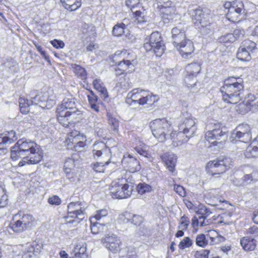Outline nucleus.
Listing matches in <instances>:
<instances>
[{
    "label": "nucleus",
    "instance_id": "obj_1",
    "mask_svg": "<svg viewBox=\"0 0 258 258\" xmlns=\"http://www.w3.org/2000/svg\"><path fill=\"white\" fill-rule=\"evenodd\" d=\"M241 78L231 77L226 80L220 88L223 100L227 103L235 104L241 100L240 95L243 91Z\"/></svg>",
    "mask_w": 258,
    "mask_h": 258
},
{
    "label": "nucleus",
    "instance_id": "obj_2",
    "mask_svg": "<svg viewBox=\"0 0 258 258\" xmlns=\"http://www.w3.org/2000/svg\"><path fill=\"white\" fill-rule=\"evenodd\" d=\"M159 99V97L158 95L154 94L149 91L136 88L127 94L126 102L131 105L137 103L141 105L148 104L152 106Z\"/></svg>",
    "mask_w": 258,
    "mask_h": 258
},
{
    "label": "nucleus",
    "instance_id": "obj_3",
    "mask_svg": "<svg viewBox=\"0 0 258 258\" xmlns=\"http://www.w3.org/2000/svg\"><path fill=\"white\" fill-rule=\"evenodd\" d=\"M114 56H120L122 58V60L118 62L116 66V75L129 73L134 70V67L137 63V56L132 50H118L115 52Z\"/></svg>",
    "mask_w": 258,
    "mask_h": 258
},
{
    "label": "nucleus",
    "instance_id": "obj_4",
    "mask_svg": "<svg viewBox=\"0 0 258 258\" xmlns=\"http://www.w3.org/2000/svg\"><path fill=\"white\" fill-rule=\"evenodd\" d=\"M36 220L31 214L20 211L15 214L10 224V228L15 232L20 233L35 226Z\"/></svg>",
    "mask_w": 258,
    "mask_h": 258
},
{
    "label": "nucleus",
    "instance_id": "obj_5",
    "mask_svg": "<svg viewBox=\"0 0 258 258\" xmlns=\"http://www.w3.org/2000/svg\"><path fill=\"white\" fill-rule=\"evenodd\" d=\"M87 205L84 202H71L68 206V216L66 217L69 223H79L85 218Z\"/></svg>",
    "mask_w": 258,
    "mask_h": 258
},
{
    "label": "nucleus",
    "instance_id": "obj_6",
    "mask_svg": "<svg viewBox=\"0 0 258 258\" xmlns=\"http://www.w3.org/2000/svg\"><path fill=\"white\" fill-rule=\"evenodd\" d=\"M37 144L34 142L24 139H20L12 147L11 158L14 161L19 160L27 155L30 151H34Z\"/></svg>",
    "mask_w": 258,
    "mask_h": 258
},
{
    "label": "nucleus",
    "instance_id": "obj_7",
    "mask_svg": "<svg viewBox=\"0 0 258 258\" xmlns=\"http://www.w3.org/2000/svg\"><path fill=\"white\" fill-rule=\"evenodd\" d=\"M145 41L144 47L147 51H152L157 56H161L164 53L165 49L164 43L158 32H153Z\"/></svg>",
    "mask_w": 258,
    "mask_h": 258
},
{
    "label": "nucleus",
    "instance_id": "obj_8",
    "mask_svg": "<svg viewBox=\"0 0 258 258\" xmlns=\"http://www.w3.org/2000/svg\"><path fill=\"white\" fill-rule=\"evenodd\" d=\"M192 16L194 23L198 27L202 34L207 35L212 32L209 15L204 13L202 9L199 8L194 10Z\"/></svg>",
    "mask_w": 258,
    "mask_h": 258
},
{
    "label": "nucleus",
    "instance_id": "obj_9",
    "mask_svg": "<svg viewBox=\"0 0 258 258\" xmlns=\"http://www.w3.org/2000/svg\"><path fill=\"white\" fill-rule=\"evenodd\" d=\"M178 127V135L181 133L185 134L186 139H184L182 142L179 141V143L177 145L186 142L188 139L195 134L197 130L195 120L191 115L188 113H186L185 115L183 114Z\"/></svg>",
    "mask_w": 258,
    "mask_h": 258
},
{
    "label": "nucleus",
    "instance_id": "obj_10",
    "mask_svg": "<svg viewBox=\"0 0 258 258\" xmlns=\"http://www.w3.org/2000/svg\"><path fill=\"white\" fill-rule=\"evenodd\" d=\"M123 179L113 181L110 188V192L113 198L125 199L130 197L133 190V186L122 183Z\"/></svg>",
    "mask_w": 258,
    "mask_h": 258
},
{
    "label": "nucleus",
    "instance_id": "obj_11",
    "mask_svg": "<svg viewBox=\"0 0 258 258\" xmlns=\"http://www.w3.org/2000/svg\"><path fill=\"white\" fill-rule=\"evenodd\" d=\"M151 127L154 136L162 142L166 139V136L170 131V124L165 118H158L152 122Z\"/></svg>",
    "mask_w": 258,
    "mask_h": 258
},
{
    "label": "nucleus",
    "instance_id": "obj_12",
    "mask_svg": "<svg viewBox=\"0 0 258 258\" xmlns=\"http://www.w3.org/2000/svg\"><path fill=\"white\" fill-rule=\"evenodd\" d=\"M231 163V159L229 158H220L217 160L208 162L206 169L207 172L212 175L220 174L230 168Z\"/></svg>",
    "mask_w": 258,
    "mask_h": 258
},
{
    "label": "nucleus",
    "instance_id": "obj_13",
    "mask_svg": "<svg viewBox=\"0 0 258 258\" xmlns=\"http://www.w3.org/2000/svg\"><path fill=\"white\" fill-rule=\"evenodd\" d=\"M226 129L223 127L221 122L215 123L213 126V129L212 131H209L205 134V139L211 143L213 145H217L221 142H218L220 140H225L227 137Z\"/></svg>",
    "mask_w": 258,
    "mask_h": 258
},
{
    "label": "nucleus",
    "instance_id": "obj_14",
    "mask_svg": "<svg viewBox=\"0 0 258 258\" xmlns=\"http://www.w3.org/2000/svg\"><path fill=\"white\" fill-rule=\"evenodd\" d=\"M250 131V126L247 124H239L232 133L230 137L231 142L236 143L237 141L244 143L250 141L252 138Z\"/></svg>",
    "mask_w": 258,
    "mask_h": 258
},
{
    "label": "nucleus",
    "instance_id": "obj_15",
    "mask_svg": "<svg viewBox=\"0 0 258 258\" xmlns=\"http://www.w3.org/2000/svg\"><path fill=\"white\" fill-rule=\"evenodd\" d=\"M246 10L243 2L236 0L233 2L232 7L228 10L227 17L230 21L236 22L243 19Z\"/></svg>",
    "mask_w": 258,
    "mask_h": 258
},
{
    "label": "nucleus",
    "instance_id": "obj_16",
    "mask_svg": "<svg viewBox=\"0 0 258 258\" xmlns=\"http://www.w3.org/2000/svg\"><path fill=\"white\" fill-rule=\"evenodd\" d=\"M92 156L94 159L110 160L111 152L110 149L103 142H95L92 147Z\"/></svg>",
    "mask_w": 258,
    "mask_h": 258
},
{
    "label": "nucleus",
    "instance_id": "obj_17",
    "mask_svg": "<svg viewBox=\"0 0 258 258\" xmlns=\"http://www.w3.org/2000/svg\"><path fill=\"white\" fill-rule=\"evenodd\" d=\"M201 69V66L198 62L191 63L186 66L185 70L188 75L185 78V82L188 87L195 86L196 80L194 79L200 73Z\"/></svg>",
    "mask_w": 258,
    "mask_h": 258
},
{
    "label": "nucleus",
    "instance_id": "obj_18",
    "mask_svg": "<svg viewBox=\"0 0 258 258\" xmlns=\"http://www.w3.org/2000/svg\"><path fill=\"white\" fill-rule=\"evenodd\" d=\"M27 155L22 157L23 159L19 162L18 165L20 167L28 164H35L39 163L42 159V155L39 152V146L34 148V151H30Z\"/></svg>",
    "mask_w": 258,
    "mask_h": 258
},
{
    "label": "nucleus",
    "instance_id": "obj_19",
    "mask_svg": "<svg viewBox=\"0 0 258 258\" xmlns=\"http://www.w3.org/2000/svg\"><path fill=\"white\" fill-rule=\"evenodd\" d=\"M102 242L103 245L113 253H117L120 250V240L114 234L105 236L102 238Z\"/></svg>",
    "mask_w": 258,
    "mask_h": 258
},
{
    "label": "nucleus",
    "instance_id": "obj_20",
    "mask_svg": "<svg viewBox=\"0 0 258 258\" xmlns=\"http://www.w3.org/2000/svg\"><path fill=\"white\" fill-rule=\"evenodd\" d=\"M121 164L124 168L132 173L138 172L141 168L139 161L130 154L123 156L121 160Z\"/></svg>",
    "mask_w": 258,
    "mask_h": 258
},
{
    "label": "nucleus",
    "instance_id": "obj_21",
    "mask_svg": "<svg viewBox=\"0 0 258 258\" xmlns=\"http://www.w3.org/2000/svg\"><path fill=\"white\" fill-rule=\"evenodd\" d=\"M76 99L72 95H70L63 99L61 104L57 107V109L68 112L74 111L76 115H80L81 111L76 107Z\"/></svg>",
    "mask_w": 258,
    "mask_h": 258
},
{
    "label": "nucleus",
    "instance_id": "obj_22",
    "mask_svg": "<svg viewBox=\"0 0 258 258\" xmlns=\"http://www.w3.org/2000/svg\"><path fill=\"white\" fill-rule=\"evenodd\" d=\"M57 119L59 123L64 127H68L73 122V119L77 118V115L74 111L68 112L63 110H56Z\"/></svg>",
    "mask_w": 258,
    "mask_h": 258
},
{
    "label": "nucleus",
    "instance_id": "obj_23",
    "mask_svg": "<svg viewBox=\"0 0 258 258\" xmlns=\"http://www.w3.org/2000/svg\"><path fill=\"white\" fill-rule=\"evenodd\" d=\"M173 43L175 47H178L179 43L186 39L185 34V27L183 24L179 23L174 27L171 30Z\"/></svg>",
    "mask_w": 258,
    "mask_h": 258
},
{
    "label": "nucleus",
    "instance_id": "obj_24",
    "mask_svg": "<svg viewBox=\"0 0 258 258\" xmlns=\"http://www.w3.org/2000/svg\"><path fill=\"white\" fill-rule=\"evenodd\" d=\"M86 137L85 134L82 133L75 131L72 132L69 136L68 140L70 142L75 144L74 147L76 150H81V149L86 146V144L83 140H86Z\"/></svg>",
    "mask_w": 258,
    "mask_h": 258
},
{
    "label": "nucleus",
    "instance_id": "obj_25",
    "mask_svg": "<svg viewBox=\"0 0 258 258\" xmlns=\"http://www.w3.org/2000/svg\"><path fill=\"white\" fill-rule=\"evenodd\" d=\"M258 180V172L253 171L250 174H245L241 178H235L233 183L238 186H244Z\"/></svg>",
    "mask_w": 258,
    "mask_h": 258
},
{
    "label": "nucleus",
    "instance_id": "obj_26",
    "mask_svg": "<svg viewBox=\"0 0 258 258\" xmlns=\"http://www.w3.org/2000/svg\"><path fill=\"white\" fill-rule=\"evenodd\" d=\"M164 23L172 21L175 16V7L173 4L171 6H162L158 8Z\"/></svg>",
    "mask_w": 258,
    "mask_h": 258
},
{
    "label": "nucleus",
    "instance_id": "obj_27",
    "mask_svg": "<svg viewBox=\"0 0 258 258\" xmlns=\"http://www.w3.org/2000/svg\"><path fill=\"white\" fill-rule=\"evenodd\" d=\"M176 47L184 58H186L190 55L195 49L192 42L187 39L182 41Z\"/></svg>",
    "mask_w": 258,
    "mask_h": 258
},
{
    "label": "nucleus",
    "instance_id": "obj_28",
    "mask_svg": "<svg viewBox=\"0 0 258 258\" xmlns=\"http://www.w3.org/2000/svg\"><path fill=\"white\" fill-rule=\"evenodd\" d=\"M161 158L169 171L174 172L177 161L176 156L172 153H165L161 156Z\"/></svg>",
    "mask_w": 258,
    "mask_h": 258
},
{
    "label": "nucleus",
    "instance_id": "obj_29",
    "mask_svg": "<svg viewBox=\"0 0 258 258\" xmlns=\"http://www.w3.org/2000/svg\"><path fill=\"white\" fill-rule=\"evenodd\" d=\"M216 238L212 237L208 235H205L201 233L197 235L196 238V244L197 245L204 247L209 243L211 245L214 244L216 243Z\"/></svg>",
    "mask_w": 258,
    "mask_h": 258
},
{
    "label": "nucleus",
    "instance_id": "obj_30",
    "mask_svg": "<svg viewBox=\"0 0 258 258\" xmlns=\"http://www.w3.org/2000/svg\"><path fill=\"white\" fill-rule=\"evenodd\" d=\"M218 189H211L209 192L205 195L206 202H207L208 204L213 206H217L218 205V203L223 202V201H222V200L220 199L218 194Z\"/></svg>",
    "mask_w": 258,
    "mask_h": 258
},
{
    "label": "nucleus",
    "instance_id": "obj_31",
    "mask_svg": "<svg viewBox=\"0 0 258 258\" xmlns=\"http://www.w3.org/2000/svg\"><path fill=\"white\" fill-rule=\"evenodd\" d=\"M240 244L245 251L253 250L256 246V240L253 237L246 236L240 239Z\"/></svg>",
    "mask_w": 258,
    "mask_h": 258
},
{
    "label": "nucleus",
    "instance_id": "obj_32",
    "mask_svg": "<svg viewBox=\"0 0 258 258\" xmlns=\"http://www.w3.org/2000/svg\"><path fill=\"white\" fill-rule=\"evenodd\" d=\"M63 6L70 11L77 10L81 6V0H60Z\"/></svg>",
    "mask_w": 258,
    "mask_h": 258
},
{
    "label": "nucleus",
    "instance_id": "obj_33",
    "mask_svg": "<svg viewBox=\"0 0 258 258\" xmlns=\"http://www.w3.org/2000/svg\"><path fill=\"white\" fill-rule=\"evenodd\" d=\"M86 250V244H77L73 250L74 253L73 258H87L88 254Z\"/></svg>",
    "mask_w": 258,
    "mask_h": 258
},
{
    "label": "nucleus",
    "instance_id": "obj_34",
    "mask_svg": "<svg viewBox=\"0 0 258 258\" xmlns=\"http://www.w3.org/2000/svg\"><path fill=\"white\" fill-rule=\"evenodd\" d=\"M90 94H87L89 103L91 108L96 112H99L98 97L92 90H89Z\"/></svg>",
    "mask_w": 258,
    "mask_h": 258
},
{
    "label": "nucleus",
    "instance_id": "obj_35",
    "mask_svg": "<svg viewBox=\"0 0 258 258\" xmlns=\"http://www.w3.org/2000/svg\"><path fill=\"white\" fill-rule=\"evenodd\" d=\"M93 84L94 88L100 93L101 97L106 99L108 97V92L107 89L105 88L103 83L100 79H96L94 80Z\"/></svg>",
    "mask_w": 258,
    "mask_h": 258
},
{
    "label": "nucleus",
    "instance_id": "obj_36",
    "mask_svg": "<svg viewBox=\"0 0 258 258\" xmlns=\"http://www.w3.org/2000/svg\"><path fill=\"white\" fill-rule=\"evenodd\" d=\"M209 224V220H206V217L203 215H199L198 217H194L192 219L191 225L193 227L198 226L199 224L201 227H203Z\"/></svg>",
    "mask_w": 258,
    "mask_h": 258
},
{
    "label": "nucleus",
    "instance_id": "obj_37",
    "mask_svg": "<svg viewBox=\"0 0 258 258\" xmlns=\"http://www.w3.org/2000/svg\"><path fill=\"white\" fill-rule=\"evenodd\" d=\"M24 258H31L33 255H36L38 253V248L36 250L34 245L27 244L23 249Z\"/></svg>",
    "mask_w": 258,
    "mask_h": 258
},
{
    "label": "nucleus",
    "instance_id": "obj_38",
    "mask_svg": "<svg viewBox=\"0 0 258 258\" xmlns=\"http://www.w3.org/2000/svg\"><path fill=\"white\" fill-rule=\"evenodd\" d=\"M19 106L20 111L23 114H27L30 111V107L31 105L30 101L27 99L23 97L19 98Z\"/></svg>",
    "mask_w": 258,
    "mask_h": 258
},
{
    "label": "nucleus",
    "instance_id": "obj_39",
    "mask_svg": "<svg viewBox=\"0 0 258 258\" xmlns=\"http://www.w3.org/2000/svg\"><path fill=\"white\" fill-rule=\"evenodd\" d=\"M245 156L247 158L258 157V145H250L248 146L244 152Z\"/></svg>",
    "mask_w": 258,
    "mask_h": 258
},
{
    "label": "nucleus",
    "instance_id": "obj_40",
    "mask_svg": "<svg viewBox=\"0 0 258 258\" xmlns=\"http://www.w3.org/2000/svg\"><path fill=\"white\" fill-rule=\"evenodd\" d=\"M4 134H0V155H5L8 152V147L10 144Z\"/></svg>",
    "mask_w": 258,
    "mask_h": 258
},
{
    "label": "nucleus",
    "instance_id": "obj_41",
    "mask_svg": "<svg viewBox=\"0 0 258 258\" xmlns=\"http://www.w3.org/2000/svg\"><path fill=\"white\" fill-rule=\"evenodd\" d=\"M237 57L242 61H248L251 59L250 52L240 46L237 53Z\"/></svg>",
    "mask_w": 258,
    "mask_h": 258
},
{
    "label": "nucleus",
    "instance_id": "obj_42",
    "mask_svg": "<svg viewBox=\"0 0 258 258\" xmlns=\"http://www.w3.org/2000/svg\"><path fill=\"white\" fill-rule=\"evenodd\" d=\"M73 69H74V72L76 76H77L78 78L82 80L86 79L87 73L84 68L79 65L75 64L73 66Z\"/></svg>",
    "mask_w": 258,
    "mask_h": 258
},
{
    "label": "nucleus",
    "instance_id": "obj_43",
    "mask_svg": "<svg viewBox=\"0 0 258 258\" xmlns=\"http://www.w3.org/2000/svg\"><path fill=\"white\" fill-rule=\"evenodd\" d=\"M110 163V160H106L100 162L92 163L91 166L93 170L97 172H103L105 170V166L108 165Z\"/></svg>",
    "mask_w": 258,
    "mask_h": 258
},
{
    "label": "nucleus",
    "instance_id": "obj_44",
    "mask_svg": "<svg viewBox=\"0 0 258 258\" xmlns=\"http://www.w3.org/2000/svg\"><path fill=\"white\" fill-rule=\"evenodd\" d=\"M108 121L111 129L114 132H117L119 127V121L117 119L114 117L110 113H107Z\"/></svg>",
    "mask_w": 258,
    "mask_h": 258
},
{
    "label": "nucleus",
    "instance_id": "obj_45",
    "mask_svg": "<svg viewBox=\"0 0 258 258\" xmlns=\"http://www.w3.org/2000/svg\"><path fill=\"white\" fill-rule=\"evenodd\" d=\"M90 227L92 233L95 234L102 232L105 228L104 224L94 221L93 222L91 223Z\"/></svg>",
    "mask_w": 258,
    "mask_h": 258
},
{
    "label": "nucleus",
    "instance_id": "obj_46",
    "mask_svg": "<svg viewBox=\"0 0 258 258\" xmlns=\"http://www.w3.org/2000/svg\"><path fill=\"white\" fill-rule=\"evenodd\" d=\"M108 215V211L105 209L97 210L93 217L90 218V222H93L94 220H100L106 217Z\"/></svg>",
    "mask_w": 258,
    "mask_h": 258
},
{
    "label": "nucleus",
    "instance_id": "obj_47",
    "mask_svg": "<svg viewBox=\"0 0 258 258\" xmlns=\"http://www.w3.org/2000/svg\"><path fill=\"white\" fill-rule=\"evenodd\" d=\"M138 193L140 195H143L146 192H149L152 191V187L145 183H140L136 187Z\"/></svg>",
    "mask_w": 258,
    "mask_h": 258
},
{
    "label": "nucleus",
    "instance_id": "obj_48",
    "mask_svg": "<svg viewBox=\"0 0 258 258\" xmlns=\"http://www.w3.org/2000/svg\"><path fill=\"white\" fill-rule=\"evenodd\" d=\"M126 26L123 23L115 25L112 29V34L115 36H120L124 33V30Z\"/></svg>",
    "mask_w": 258,
    "mask_h": 258
},
{
    "label": "nucleus",
    "instance_id": "obj_49",
    "mask_svg": "<svg viewBox=\"0 0 258 258\" xmlns=\"http://www.w3.org/2000/svg\"><path fill=\"white\" fill-rule=\"evenodd\" d=\"M193 243V240L189 237H185L179 242L178 247L180 249H184L186 248H189Z\"/></svg>",
    "mask_w": 258,
    "mask_h": 258
},
{
    "label": "nucleus",
    "instance_id": "obj_50",
    "mask_svg": "<svg viewBox=\"0 0 258 258\" xmlns=\"http://www.w3.org/2000/svg\"><path fill=\"white\" fill-rule=\"evenodd\" d=\"M241 46L251 53L256 48V44L254 42L247 39L243 41Z\"/></svg>",
    "mask_w": 258,
    "mask_h": 258
},
{
    "label": "nucleus",
    "instance_id": "obj_51",
    "mask_svg": "<svg viewBox=\"0 0 258 258\" xmlns=\"http://www.w3.org/2000/svg\"><path fill=\"white\" fill-rule=\"evenodd\" d=\"M189 224V218L185 215H183L180 218L178 228L179 229H182V230H186L188 228Z\"/></svg>",
    "mask_w": 258,
    "mask_h": 258
},
{
    "label": "nucleus",
    "instance_id": "obj_52",
    "mask_svg": "<svg viewBox=\"0 0 258 258\" xmlns=\"http://www.w3.org/2000/svg\"><path fill=\"white\" fill-rule=\"evenodd\" d=\"M97 119V117L96 115H93L91 118H90V120L93 121H94V130L96 133H97L98 136H102V134L103 133V129L101 128L100 127L102 126V124L99 122H97L96 121Z\"/></svg>",
    "mask_w": 258,
    "mask_h": 258
},
{
    "label": "nucleus",
    "instance_id": "obj_53",
    "mask_svg": "<svg viewBox=\"0 0 258 258\" xmlns=\"http://www.w3.org/2000/svg\"><path fill=\"white\" fill-rule=\"evenodd\" d=\"M75 167V161L71 158L66 159L64 163V170L67 174L70 172L71 170Z\"/></svg>",
    "mask_w": 258,
    "mask_h": 258
},
{
    "label": "nucleus",
    "instance_id": "obj_54",
    "mask_svg": "<svg viewBox=\"0 0 258 258\" xmlns=\"http://www.w3.org/2000/svg\"><path fill=\"white\" fill-rule=\"evenodd\" d=\"M218 40L221 43H233L234 38L231 33H227L219 37Z\"/></svg>",
    "mask_w": 258,
    "mask_h": 258
},
{
    "label": "nucleus",
    "instance_id": "obj_55",
    "mask_svg": "<svg viewBox=\"0 0 258 258\" xmlns=\"http://www.w3.org/2000/svg\"><path fill=\"white\" fill-rule=\"evenodd\" d=\"M3 134L5 135V137L8 140H9L8 141L10 144H12L17 140L16 133L13 130Z\"/></svg>",
    "mask_w": 258,
    "mask_h": 258
},
{
    "label": "nucleus",
    "instance_id": "obj_56",
    "mask_svg": "<svg viewBox=\"0 0 258 258\" xmlns=\"http://www.w3.org/2000/svg\"><path fill=\"white\" fill-rule=\"evenodd\" d=\"M147 147L143 146V147L137 146L135 148V150L137 153L144 157L150 158V154L148 153L146 150Z\"/></svg>",
    "mask_w": 258,
    "mask_h": 258
},
{
    "label": "nucleus",
    "instance_id": "obj_57",
    "mask_svg": "<svg viewBox=\"0 0 258 258\" xmlns=\"http://www.w3.org/2000/svg\"><path fill=\"white\" fill-rule=\"evenodd\" d=\"M244 30L241 28H238L235 29L233 32L231 33L234 38V42L242 37L244 35Z\"/></svg>",
    "mask_w": 258,
    "mask_h": 258
},
{
    "label": "nucleus",
    "instance_id": "obj_58",
    "mask_svg": "<svg viewBox=\"0 0 258 258\" xmlns=\"http://www.w3.org/2000/svg\"><path fill=\"white\" fill-rule=\"evenodd\" d=\"M48 202L52 205H59L61 203V199L57 196H53L48 199Z\"/></svg>",
    "mask_w": 258,
    "mask_h": 258
},
{
    "label": "nucleus",
    "instance_id": "obj_59",
    "mask_svg": "<svg viewBox=\"0 0 258 258\" xmlns=\"http://www.w3.org/2000/svg\"><path fill=\"white\" fill-rule=\"evenodd\" d=\"M174 190L181 197H183L186 195L185 189L182 186L175 184L174 185Z\"/></svg>",
    "mask_w": 258,
    "mask_h": 258
},
{
    "label": "nucleus",
    "instance_id": "obj_60",
    "mask_svg": "<svg viewBox=\"0 0 258 258\" xmlns=\"http://www.w3.org/2000/svg\"><path fill=\"white\" fill-rule=\"evenodd\" d=\"M44 101H45V98L40 96L39 94L36 95L32 98V100H30L31 105H37L40 102Z\"/></svg>",
    "mask_w": 258,
    "mask_h": 258
},
{
    "label": "nucleus",
    "instance_id": "obj_61",
    "mask_svg": "<svg viewBox=\"0 0 258 258\" xmlns=\"http://www.w3.org/2000/svg\"><path fill=\"white\" fill-rule=\"evenodd\" d=\"M50 43L54 47L57 49L62 48L64 46V42L59 40L54 39L50 41Z\"/></svg>",
    "mask_w": 258,
    "mask_h": 258
},
{
    "label": "nucleus",
    "instance_id": "obj_62",
    "mask_svg": "<svg viewBox=\"0 0 258 258\" xmlns=\"http://www.w3.org/2000/svg\"><path fill=\"white\" fill-rule=\"evenodd\" d=\"M139 4V0H126V5L131 9L132 11Z\"/></svg>",
    "mask_w": 258,
    "mask_h": 258
},
{
    "label": "nucleus",
    "instance_id": "obj_63",
    "mask_svg": "<svg viewBox=\"0 0 258 258\" xmlns=\"http://www.w3.org/2000/svg\"><path fill=\"white\" fill-rule=\"evenodd\" d=\"M143 217L140 215H134L132 218V222L135 225H140L143 221Z\"/></svg>",
    "mask_w": 258,
    "mask_h": 258
},
{
    "label": "nucleus",
    "instance_id": "obj_64",
    "mask_svg": "<svg viewBox=\"0 0 258 258\" xmlns=\"http://www.w3.org/2000/svg\"><path fill=\"white\" fill-rule=\"evenodd\" d=\"M157 2V8L162 6H171L173 3L170 0H156Z\"/></svg>",
    "mask_w": 258,
    "mask_h": 258
}]
</instances>
